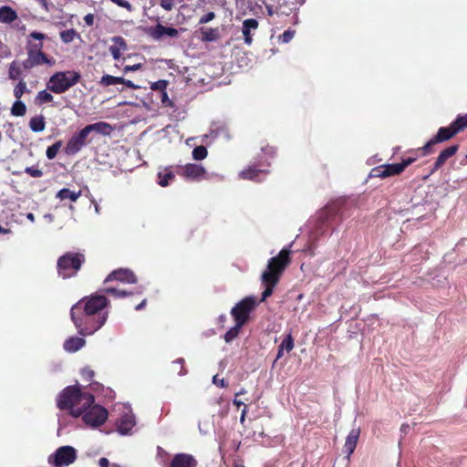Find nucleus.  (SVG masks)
I'll use <instances>...</instances> for the list:
<instances>
[{
  "label": "nucleus",
  "mask_w": 467,
  "mask_h": 467,
  "mask_svg": "<svg viewBox=\"0 0 467 467\" xmlns=\"http://www.w3.org/2000/svg\"><path fill=\"white\" fill-rule=\"evenodd\" d=\"M294 348V338L291 334H287L281 344L278 346V352L276 355V359L282 358L284 351L285 350L289 353Z\"/></svg>",
  "instance_id": "25"
},
{
  "label": "nucleus",
  "mask_w": 467,
  "mask_h": 467,
  "mask_svg": "<svg viewBox=\"0 0 467 467\" xmlns=\"http://www.w3.org/2000/svg\"><path fill=\"white\" fill-rule=\"evenodd\" d=\"M110 1L114 4H116L117 5L127 9L130 12L132 11V5L127 0H110Z\"/></svg>",
  "instance_id": "46"
},
{
  "label": "nucleus",
  "mask_w": 467,
  "mask_h": 467,
  "mask_svg": "<svg viewBox=\"0 0 467 467\" xmlns=\"http://www.w3.org/2000/svg\"><path fill=\"white\" fill-rule=\"evenodd\" d=\"M77 459V451L69 445L61 446L48 456L47 462L54 467H65L73 463Z\"/></svg>",
  "instance_id": "7"
},
{
  "label": "nucleus",
  "mask_w": 467,
  "mask_h": 467,
  "mask_svg": "<svg viewBox=\"0 0 467 467\" xmlns=\"http://www.w3.org/2000/svg\"><path fill=\"white\" fill-rule=\"evenodd\" d=\"M26 91V83L23 80L19 81V83L14 88V96L16 99L20 100L23 94Z\"/></svg>",
  "instance_id": "41"
},
{
  "label": "nucleus",
  "mask_w": 467,
  "mask_h": 467,
  "mask_svg": "<svg viewBox=\"0 0 467 467\" xmlns=\"http://www.w3.org/2000/svg\"><path fill=\"white\" fill-rule=\"evenodd\" d=\"M213 384H215V385H217V386H219V387H221V388H224V387H226V384H225V382H224V379H219L217 375L213 376Z\"/></svg>",
  "instance_id": "53"
},
{
  "label": "nucleus",
  "mask_w": 467,
  "mask_h": 467,
  "mask_svg": "<svg viewBox=\"0 0 467 467\" xmlns=\"http://www.w3.org/2000/svg\"><path fill=\"white\" fill-rule=\"evenodd\" d=\"M112 41L114 45L109 47V52L115 60H119L121 56L120 52L127 48V44L121 36H114Z\"/></svg>",
  "instance_id": "23"
},
{
  "label": "nucleus",
  "mask_w": 467,
  "mask_h": 467,
  "mask_svg": "<svg viewBox=\"0 0 467 467\" xmlns=\"http://www.w3.org/2000/svg\"><path fill=\"white\" fill-rule=\"evenodd\" d=\"M135 425V415L132 412L124 413L119 420L118 431L121 435H129Z\"/></svg>",
  "instance_id": "15"
},
{
  "label": "nucleus",
  "mask_w": 467,
  "mask_h": 467,
  "mask_svg": "<svg viewBox=\"0 0 467 467\" xmlns=\"http://www.w3.org/2000/svg\"><path fill=\"white\" fill-rule=\"evenodd\" d=\"M121 82H124V78L120 77H114L111 75H104L101 78L100 84L103 86H111L116 84H121Z\"/></svg>",
  "instance_id": "32"
},
{
  "label": "nucleus",
  "mask_w": 467,
  "mask_h": 467,
  "mask_svg": "<svg viewBox=\"0 0 467 467\" xmlns=\"http://www.w3.org/2000/svg\"><path fill=\"white\" fill-rule=\"evenodd\" d=\"M161 100L164 107H169V108L174 107V104H173L172 100L169 99V96H168L166 90L161 94Z\"/></svg>",
  "instance_id": "45"
},
{
  "label": "nucleus",
  "mask_w": 467,
  "mask_h": 467,
  "mask_svg": "<svg viewBox=\"0 0 467 467\" xmlns=\"http://www.w3.org/2000/svg\"><path fill=\"white\" fill-rule=\"evenodd\" d=\"M29 128L34 132H41L46 128L45 118L43 115L35 116L29 121Z\"/></svg>",
  "instance_id": "27"
},
{
  "label": "nucleus",
  "mask_w": 467,
  "mask_h": 467,
  "mask_svg": "<svg viewBox=\"0 0 467 467\" xmlns=\"http://www.w3.org/2000/svg\"><path fill=\"white\" fill-rule=\"evenodd\" d=\"M104 292L107 294H110V295L114 296L115 297H119V298L126 297V296L132 295L131 292H128L126 290H119V289H116L113 287L105 288Z\"/></svg>",
  "instance_id": "40"
},
{
  "label": "nucleus",
  "mask_w": 467,
  "mask_h": 467,
  "mask_svg": "<svg viewBox=\"0 0 467 467\" xmlns=\"http://www.w3.org/2000/svg\"><path fill=\"white\" fill-rule=\"evenodd\" d=\"M26 218H27L30 222H32V223H34V222H35V215H34L32 213H28L26 214Z\"/></svg>",
  "instance_id": "63"
},
{
  "label": "nucleus",
  "mask_w": 467,
  "mask_h": 467,
  "mask_svg": "<svg viewBox=\"0 0 467 467\" xmlns=\"http://www.w3.org/2000/svg\"><path fill=\"white\" fill-rule=\"evenodd\" d=\"M111 280H117L121 283H127V284H136L137 283V277L135 274L130 271V269L125 268H119L118 270H114L111 272L107 278L105 279L104 283L109 282Z\"/></svg>",
  "instance_id": "12"
},
{
  "label": "nucleus",
  "mask_w": 467,
  "mask_h": 467,
  "mask_svg": "<svg viewBox=\"0 0 467 467\" xmlns=\"http://www.w3.org/2000/svg\"><path fill=\"white\" fill-rule=\"evenodd\" d=\"M289 255V248H283L276 256L269 259L267 268L261 276L262 283L265 285L261 301H265L273 294L274 287L278 283L281 274L290 263Z\"/></svg>",
  "instance_id": "3"
},
{
  "label": "nucleus",
  "mask_w": 467,
  "mask_h": 467,
  "mask_svg": "<svg viewBox=\"0 0 467 467\" xmlns=\"http://www.w3.org/2000/svg\"><path fill=\"white\" fill-rule=\"evenodd\" d=\"M234 405H236L237 407H241V406H244H244H245V405H244V403L242 400H236V399L234 400Z\"/></svg>",
  "instance_id": "64"
},
{
  "label": "nucleus",
  "mask_w": 467,
  "mask_h": 467,
  "mask_svg": "<svg viewBox=\"0 0 467 467\" xmlns=\"http://www.w3.org/2000/svg\"><path fill=\"white\" fill-rule=\"evenodd\" d=\"M247 413V408L246 406H244V408L242 410V413H241V417H240V422L242 424H244V420H245V415Z\"/></svg>",
  "instance_id": "59"
},
{
  "label": "nucleus",
  "mask_w": 467,
  "mask_h": 467,
  "mask_svg": "<svg viewBox=\"0 0 467 467\" xmlns=\"http://www.w3.org/2000/svg\"><path fill=\"white\" fill-rule=\"evenodd\" d=\"M26 107L25 103L16 99L11 108V114L16 117H22L26 114Z\"/></svg>",
  "instance_id": "28"
},
{
  "label": "nucleus",
  "mask_w": 467,
  "mask_h": 467,
  "mask_svg": "<svg viewBox=\"0 0 467 467\" xmlns=\"http://www.w3.org/2000/svg\"><path fill=\"white\" fill-rule=\"evenodd\" d=\"M168 81L164 79L158 80L156 82L151 83L150 88L152 90H160L161 93L166 90L168 86Z\"/></svg>",
  "instance_id": "42"
},
{
  "label": "nucleus",
  "mask_w": 467,
  "mask_h": 467,
  "mask_svg": "<svg viewBox=\"0 0 467 467\" xmlns=\"http://www.w3.org/2000/svg\"><path fill=\"white\" fill-rule=\"evenodd\" d=\"M295 36V31L294 30H285L280 36H279V39L281 40V42L283 43H289L293 37Z\"/></svg>",
  "instance_id": "44"
},
{
  "label": "nucleus",
  "mask_w": 467,
  "mask_h": 467,
  "mask_svg": "<svg viewBox=\"0 0 467 467\" xmlns=\"http://www.w3.org/2000/svg\"><path fill=\"white\" fill-rule=\"evenodd\" d=\"M184 359L182 358H177L172 363V369L174 372H176L179 376H184L187 374L186 368L183 367Z\"/></svg>",
  "instance_id": "34"
},
{
  "label": "nucleus",
  "mask_w": 467,
  "mask_h": 467,
  "mask_svg": "<svg viewBox=\"0 0 467 467\" xmlns=\"http://www.w3.org/2000/svg\"><path fill=\"white\" fill-rule=\"evenodd\" d=\"M41 6L46 10L48 11V4L47 0H36Z\"/></svg>",
  "instance_id": "60"
},
{
  "label": "nucleus",
  "mask_w": 467,
  "mask_h": 467,
  "mask_svg": "<svg viewBox=\"0 0 467 467\" xmlns=\"http://www.w3.org/2000/svg\"><path fill=\"white\" fill-rule=\"evenodd\" d=\"M459 149L458 145H451L446 149H444L441 153L439 154L436 161L433 164V168L431 170V173L439 170L445 162L446 161L453 156Z\"/></svg>",
  "instance_id": "18"
},
{
  "label": "nucleus",
  "mask_w": 467,
  "mask_h": 467,
  "mask_svg": "<svg viewBox=\"0 0 467 467\" xmlns=\"http://www.w3.org/2000/svg\"><path fill=\"white\" fill-rule=\"evenodd\" d=\"M77 31L73 28L60 32V38L64 43H71L77 36Z\"/></svg>",
  "instance_id": "35"
},
{
  "label": "nucleus",
  "mask_w": 467,
  "mask_h": 467,
  "mask_svg": "<svg viewBox=\"0 0 467 467\" xmlns=\"http://www.w3.org/2000/svg\"><path fill=\"white\" fill-rule=\"evenodd\" d=\"M207 149L204 146H197L192 150V158L196 161H202L207 157Z\"/></svg>",
  "instance_id": "37"
},
{
  "label": "nucleus",
  "mask_w": 467,
  "mask_h": 467,
  "mask_svg": "<svg viewBox=\"0 0 467 467\" xmlns=\"http://www.w3.org/2000/svg\"><path fill=\"white\" fill-rule=\"evenodd\" d=\"M87 130V127H84L69 139L65 147L67 155L77 154L87 144V138L90 134Z\"/></svg>",
  "instance_id": "10"
},
{
  "label": "nucleus",
  "mask_w": 467,
  "mask_h": 467,
  "mask_svg": "<svg viewBox=\"0 0 467 467\" xmlns=\"http://www.w3.org/2000/svg\"><path fill=\"white\" fill-rule=\"evenodd\" d=\"M108 305L109 300L104 295L95 293L72 306L70 317L79 335H93L104 326L108 319L105 311Z\"/></svg>",
  "instance_id": "1"
},
{
  "label": "nucleus",
  "mask_w": 467,
  "mask_h": 467,
  "mask_svg": "<svg viewBox=\"0 0 467 467\" xmlns=\"http://www.w3.org/2000/svg\"><path fill=\"white\" fill-rule=\"evenodd\" d=\"M360 435V429L359 428H353L348 435L346 438V441L344 444V451L348 453V456L349 457L355 451L358 438Z\"/></svg>",
  "instance_id": "19"
},
{
  "label": "nucleus",
  "mask_w": 467,
  "mask_h": 467,
  "mask_svg": "<svg viewBox=\"0 0 467 467\" xmlns=\"http://www.w3.org/2000/svg\"><path fill=\"white\" fill-rule=\"evenodd\" d=\"M25 172H26L27 174H29L31 177H34V178H40L43 176L42 170L33 167V166L26 167L25 169Z\"/></svg>",
  "instance_id": "43"
},
{
  "label": "nucleus",
  "mask_w": 467,
  "mask_h": 467,
  "mask_svg": "<svg viewBox=\"0 0 467 467\" xmlns=\"http://www.w3.org/2000/svg\"><path fill=\"white\" fill-rule=\"evenodd\" d=\"M11 56V51L9 47L2 43L0 46V57H8Z\"/></svg>",
  "instance_id": "51"
},
{
  "label": "nucleus",
  "mask_w": 467,
  "mask_h": 467,
  "mask_svg": "<svg viewBox=\"0 0 467 467\" xmlns=\"http://www.w3.org/2000/svg\"><path fill=\"white\" fill-rule=\"evenodd\" d=\"M459 131H461V127L458 124H455V120L448 127L440 128L435 137H433V141L443 142L454 135H456Z\"/></svg>",
  "instance_id": "16"
},
{
  "label": "nucleus",
  "mask_w": 467,
  "mask_h": 467,
  "mask_svg": "<svg viewBox=\"0 0 467 467\" xmlns=\"http://www.w3.org/2000/svg\"><path fill=\"white\" fill-rule=\"evenodd\" d=\"M84 21L87 26H91L94 24V15L93 14H88L84 16Z\"/></svg>",
  "instance_id": "52"
},
{
  "label": "nucleus",
  "mask_w": 467,
  "mask_h": 467,
  "mask_svg": "<svg viewBox=\"0 0 467 467\" xmlns=\"http://www.w3.org/2000/svg\"><path fill=\"white\" fill-rule=\"evenodd\" d=\"M121 84H124L126 85L127 87L132 88V89H138L140 88V86L138 85H135L132 81L129 80V79H125L124 78V82H121Z\"/></svg>",
  "instance_id": "57"
},
{
  "label": "nucleus",
  "mask_w": 467,
  "mask_h": 467,
  "mask_svg": "<svg viewBox=\"0 0 467 467\" xmlns=\"http://www.w3.org/2000/svg\"><path fill=\"white\" fill-rule=\"evenodd\" d=\"M197 461L188 453H177L168 467H196Z\"/></svg>",
  "instance_id": "17"
},
{
  "label": "nucleus",
  "mask_w": 467,
  "mask_h": 467,
  "mask_svg": "<svg viewBox=\"0 0 467 467\" xmlns=\"http://www.w3.org/2000/svg\"><path fill=\"white\" fill-rule=\"evenodd\" d=\"M87 130L91 132H96L98 134L103 135V136H109L111 132L113 131V127L105 121H99L93 124L87 125Z\"/></svg>",
  "instance_id": "20"
},
{
  "label": "nucleus",
  "mask_w": 467,
  "mask_h": 467,
  "mask_svg": "<svg viewBox=\"0 0 467 467\" xmlns=\"http://www.w3.org/2000/svg\"><path fill=\"white\" fill-rule=\"evenodd\" d=\"M85 262V255L81 253H66L57 259V273L63 279L73 277Z\"/></svg>",
  "instance_id": "5"
},
{
  "label": "nucleus",
  "mask_w": 467,
  "mask_h": 467,
  "mask_svg": "<svg viewBox=\"0 0 467 467\" xmlns=\"http://www.w3.org/2000/svg\"><path fill=\"white\" fill-rule=\"evenodd\" d=\"M159 184L161 187H166L169 185L170 182L172 181L175 177L174 173L171 171H166L165 172H159Z\"/></svg>",
  "instance_id": "30"
},
{
  "label": "nucleus",
  "mask_w": 467,
  "mask_h": 467,
  "mask_svg": "<svg viewBox=\"0 0 467 467\" xmlns=\"http://www.w3.org/2000/svg\"><path fill=\"white\" fill-rule=\"evenodd\" d=\"M202 38L204 41H213L217 37V30L213 28H202Z\"/></svg>",
  "instance_id": "36"
},
{
  "label": "nucleus",
  "mask_w": 467,
  "mask_h": 467,
  "mask_svg": "<svg viewBox=\"0 0 467 467\" xmlns=\"http://www.w3.org/2000/svg\"><path fill=\"white\" fill-rule=\"evenodd\" d=\"M80 196H81L80 190L78 192H74V191L69 190L68 188H63V189L59 190L56 194V197L60 199L61 201L70 200L71 202H76Z\"/></svg>",
  "instance_id": "26"
},
{
  "label": "nucleus",
  "mask_w": 467,
  "mask_h": 467,
  "mask_svg": "<svg viewBox=\"0 0 467 467\" xmlns=\"http://www.w3.org/2000/svg\"><path fill=\"white\" fill-rule=\"evenodd\" d=\"M258 21L254 18L245 19L243 22L242 33L244 35L245 44L251 45L253 41L252 36L250 34L251 30H255L258 27Z\"/></svg>",
  "instance_id": "21"
},
{
  "label": "nucleus",
  "mask_w": 467,
  "mask_h": 467,
  "mask_svg": "<svg viewBox=\"0 0 467 467\" xmlns=\"http://www.w3.org/2000/svg\"><path fill=\"white\" fill-rule=\"evenodd\" d=\"M160 5L166 11H171L174 6V1L173 0H161Z\"/></svg>",
  "instance_id": "49"
},
{
  "label": "nucleus",
  "mask_w": 467,
  "mask_h": 467,
  "mask_svg": "<svg viewBox=\"0 0 467 467\" xmlns=\"http://www.w3.org/2000/svg\"><path fill=\"white\" fill-rule=\"evenodd\" d=\"M108 418V411L99 405L92 404L82 413L83 421L92 427L102 425Z\"/></svg>",
  "instance_id": "9"
},
{
  "label": "nucleus",
  "mask_w": 467,
  "mask_h": 467,
  "mask_svg": "<svg viewBox=\"0 0 467 467\" xmlns=\"http://www.w3.org/2000/svg\"><path fill=\"white\" fill-rule=\"evenodd\" d=\"M438 143V141H433V138L431 140H430L423 147H422V150L424 151L425 154L429 153L430 151V149L432 145Z\"/></svg>",
  "instance_id": "54"
},
{
  "label": "nucleus",
  "mask_w": 467,
  "mask_h": 467,
  "mask_svg": "<svg viewBox=\"0 0 467 467\" xmlns=\"http://www.w3.org/2000/svg\"><path fill=\"white\" fill-rule=\"evenodd\" d=\"M215 17V14L213 12H208L207 14H205L204 16H202L200 20H199V24H206L210 21H212L213 19H214Z\"/></svg>",
  "instance_id": "47"
},
{
  "label": "nucleus",
  "mask_w": 467,
  "mask_h": 467,
  "mask_svg": "<svg viewBox=\"0 0 467 467\" xmlns=\"http://www.w3.org/2000/svg\"><path fill=\"white\" fill-rule=\"evenodd\" d=\"M17 18L16 12L10 6L0 7V23L10 24Z\"/></svg>",
  "instance_id": "24"
},
{
  "label": "nucleus",
  "mask_w": 467,
  "mask_h": 467,
  "mask_svg": "<svg viewBox=\"0 0 467 467\" xmlns=\"http://www.w3.org/2000/svg\"><path fill=\"white\" fill-rule=\"evenodd\" d=\"M148 33L154 40H160L164 36L170 37H177L179 36V31L176 28L164 26L161 24H157L155 26L149 28Z\"/></svg>",
  "instance_id": "14"
},
{
  "label": "nucleus",
  "mask_w": 467,
  "mask_h": 467,
  "mask_svg": "<svg viewBox=\"0 0 467 467\" xmlns=\"http://www.w3.org/2000/svg\"><path fill=\"white\" fill-rule=\"evenodd\" d=\"M414 161H415V159H413V158H408L406 160H403L401 162H400L399 165L402 167V171H403L405 170V168L408 167L409 165H410Z\"/></svg>",
  "instance_id": "55"
},
{
  "label": "nucleus",
  "mask_w": 467,
  "mask_h": 467,
  "mask_svg": "<svg viewBox=\"0 0 467 467\" xmlns=\"http://www.w3.org/2000/svg\"><path fill=\"white\" fill-rule=\"evenodd\" d=\"M455 124L461 127V130L467 127V114L465 116H460L455 119Z\"/></svg>",
  "instance_id": "50"
},
{
  "label": "nucleus",
  "mask_w": 467,
  "mask_h": 467,
  "mask_svg": "<svg viewBox=\"0 0 467 467\" xmlns=\"http://www.w3.org/2000/svg\"><path fill=\"white\" fill-rule=\"evenodd\" d=\"M140 67H141V64H134L132 66H126L124 67V72L136 71V70L140 69Z\"/></svg>",
  "instance_id": "56"
},
{
  "label": "nucleus",
  "mask_w": 467,
  "mask_h": 467,
  "mask_svg": "<svg viewBox=\"0 0 467 467\" xmlns=\"http://www.w3.org/2000/svg\"><path fill=\"white\" fill-rule=\"evenodd\" d=\"M63 145V142L62 140H57L56 141L54 144H52L51 146H49L47 149V151H46V155H47V158L48 160H53L56 158L58 150H60V148L62 147Z\"/></svg>",
  "instance_id": "33"
},
{
  "label": "nucleus",
  "mask_w": 467,
  "mask_h": 467,
  "mask_svg": "<svg viewBox=\"0 0 467 467\" xmlns=\"http://www.w3.org/2000/svg\"><path fill=\"white\" fill-rule=\"evenodd\" d=\"M8 76H9V78L13 79V80L19 78V77L21 76V69L17 66V63L16 61H13L10 64L9 69H8Z\"/></svg>",
  "instance_id": "38"
},
{
  "label": "nucleus",
  "mask_w": 467,
  "mask_h": 467,
  "mask_svg": "<svg viewBox=\"0 0 467 467\" xmlns=\"http://www.w3.org/2000/svg\"><path fill=\"white\" fill-rule=\"evenodd\" d=\"M244 325H242V322L237 323L235 322V326L231 327L224 335V340L227 343L232 342L234 338L237 337L240 329L242 328Z\"/></svg>",
  "instance_id": "29"
},
{
  "label": "nucleus",
  "mask_w": 467,
  "mask_h": 467,
  "mask_svg": "<svg viewBox=\"0 0 467 467\" xmlns=\"http://www.w3.org/2000/svg\"><path fill=\"white\" fill-rule=\"evenodd\" d=\"M53 99L54 97L51 95V93L47 92L46 89L39 91L36 98L39 104L51 102Z\"/></svg>",
  "instance_id": "39"
},
{
  "label": "nucleus",
  "mask_w": 467,
  "mask_h": 467,
  "mask_svg": "<svg viewBox=\"0 0 467 467\" xmlns=\"http://www.w3.org/2000/svg\"><path fill=\"white\" fill-rule=\"evenodd\" d=\"M402 172V167L399 163L384 164L375 167L371 170L369 177L371 178H387Z\"/></svg>",
  "instance_id": "11"
},
{
  "label": "nucleus",
  "mask_w": 467,
  "mask_h": 467,
  "mask_svg": "<svg viewBox=\"0 0 467 467\" xmlns=\"http://www.w3.org/2000/svg\"><path fill=\"white\" fill-rule=\"evenodd\" d=\"M94 401L92 394L82 392L79 387L69 386L59 393L57 405L60 410H69L70 414L78 418L94 404Z\"/></svg>",
  "instance_id": "2"
},
{
  "label": "nucleus",
  "mask_w": 467,
  "mask_h": 467,
  "mask_svg": "<svg viewBox=\"0 0 467 467\" xmlns=\"http://www.w3.org/2000/svg\"><path fill=\"white\" fill-rule=\"evenodd\" d=\"M409 430H410V425L409 424H402L401 427H400V431L403 434H407Z\"/></svg>",
  "instance_id": "62"
},
{
  "label": "nucleus",
  "mask_w": 467,
  "mask_h": 467,
  "mask_svg": "<svg viewBox=\"0 0 467 467\" xmlns=\"http://www.w3.org/2000/svg\"><path fill=\"white\" fill-rule=\"evenodd\" d=\"M85 344H86V341L83 337H68L64 342L63 347L67 352L74 353V352L78 351L80 348H82L85 346Z\"/></svg>",
  "instance_id": "22"
},
{
  "label": "nucleus",
  "mask_w": 467,
  "mask_h": 467,
  "mask_svg": "<svg viewBox=\"0 0 467 467\" xmlns=\"http://www.w3.org/2000/svg\"><path fill=\"white\" fill-rule=\"evenodd\" d=\"M80 78V74L73 70L57 72L50 77L47 88L51 92L61 94L76 85Z\"/></svg>",
  "instance_id": "6"
},
{
  "label": "nucleus",
  "mask_w": 467,
  "mask_h": 467,
  "mask_svg": "<svg viewBox=\"0 0 467 467\" xmlns=\"http://www.w3.org/2000/svg\"><path fill=\"white\" fill-rule=\"evenodd\" d=\"M81 375H82V377H83L84 379H86L87 380H90V379L94 377L95 373H94V371H93L91 368H84L81 370Z\"/></svg>",
  "instance_id": "48"
},
{
  "label": "nucleus",
  "mask_w": 467,
  "mask_h": 467,
  "mask_svg": "<svg viewBox=\"0 0 467 467\" xmlns=\"http://www.w3.org/2000/svg\"><path fill=\"white\" fill-rule=\"evenodd\" d=\"M146 303H147V300H146V299H143V300H142L139 305H137V306H135V309H136L137 311L141 310L142 308H144V307H145Z\"/></svg>",
  "instance_id": "61"
},
{
  "label": "nucleus",
  "mask_w": 467,
  "mask_h": 467,
  "mask_svg": "<svg viewBox=\"0 0 467 467\" xmlns=\"http://www.w3.org/2000/svg\"><path fill=\"white\" fill-rule=\"evenodd\" d=\"M179 174L189 180H202L204 178L205 169L199 164L188 163L185 166L181 167Z\"/></svg>",
  "instance_id": "13"
},
{
  "label": "nucleus",
  "mask_w": 467,
  "mask_h": 467,
  "mask_svg": "<svg viewBox=\"0 0 467 467\" xmlns=\"http://www.w3.org/2000/svg\"><path fill=\"white\" fill-rule=\"evenodd\" d=\"M262 172V170L248 168L240 172V177L246 180H255Z\"/></svg>",
  "instance_id": "31"
},
{
  "label": "nucleus",
  "mask_w": 467,
  "mask_h": 467,
  "mask_svg": "<svg viewBox=\"0 0 467 467\" xmlns=\"http://www.w3.org/2000/svg\"><path fill=\"white\" fill-rule=\"evenodd\" d=\"M99 467H109V462L107 458L102 457L99 461Z\"/></svg>",
  "instance_id": "58"
},
{
  "label": "nucleus",
  "mask_w": 467,
  "mask_h": 467,
  "mask_svg": "<svg viewBox=\"0 0 467 467\" xmlns=\"http://www.w3.org/2000/svg\"><path fill=\"white\" fill-rule=\"evenodd\" d=\"M29 38L38 40V43L27 42L26 53L27 57L22 63L25 69H31L35 67L47 64L49 66L55 65L54 58H48L46 54L42 52L43 43L41 42L46 38V35L40 32L34 31L30 33Z\"/></svg>",
  "instance_id": "4"
},
{
  "label": "nucleus",
  "mask_w": 467,
  "mask_h": 467,
  "mask_svg": "<svg viewBox=\"0 0 467 467\" xmlns=\"http://www.w3.org/2000/svg\"><path fill=\"white\" fill-rule=\"evenodd\" d=\"M256 306V300L254 296H247L238 302L231 310V315L234 318V321L237 323L242 322V325H244L248 318L250 313Z\"/></svg>",
  "instance_id": "8"
}]
</instances>
